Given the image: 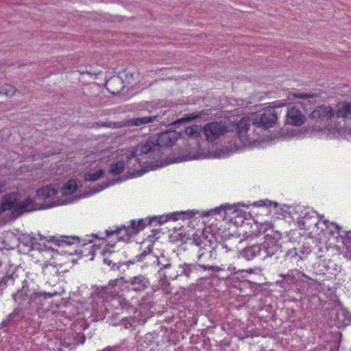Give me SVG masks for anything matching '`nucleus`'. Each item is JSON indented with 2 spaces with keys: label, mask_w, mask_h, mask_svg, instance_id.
<instances>
[{
  "label": "nucleus",
  "mask_w": 351,
  "mask_h": 351,
  "mask_svg": "<svg viewBox=\"0 0 351 351\" xmlns=\"http://www.w3.org/2000/svg\"><path fill=\"white\" fill-rule=\"evenodd\" d=\"M16 294L32 315L48 317L60 308V306L54 304L53 300V298L58 295L57 292L35 291L29 288V282L26 280H23L22 287L17 290Z\"/></svg>",
  "instance_id": "2"
},
{
  "label": "nucleus",
  "mask_w": 351,
  "mask_h": 351,
  "mask_svg": "<svg viewBox=\"0 0 351 351\" xmlns=\"http://www.w3.org/2000/svg\"><path fill=\"white\" fill-rule=\"evenodd\" d=\"M271 204H274V207H277L278 206V204L276 202H272L271 201H269V200H267V201H260L258 202H257V205L258 206H271Z\"/></svg>",
  "instance_id": "45"
},
{
  "label": "nucleus",
  "mask_w": 351,
  "mask_h": 351,
  "mask_svg": "<svg viewBox=\"0 0 351 351\" xmlns=\"http://www.w3.org/2000/svg\"><path fill=\"white\" fill-rule=\"evenodd\" d=\"M297 256H298V253H297L296 248H295V247L289 250L285 254L286 258H296Z\"/></svg>",
  "instance_id": "44"
},
{
  "label": "nucleus",
  "mask_w": 351,
  "mask_h": 351,
  "mask_svg": "<svg viewBox=\"0 0 351 351\" xmlns=\"http://www.w3.org/2000/svg\"><path fill=\"white\" fill-rule=\"evenodd\" d=\"M201 269L204 271H210L211 273L223 270L221 267H211L208 265H205L204 263L202 264L184 263L178 267V276H184L189 278H193L195 277Z\"/></svg>",
  "instance_id": "12"
},
{
  "label": "nucleus",
  "mask_w": 351,
  "mask_h": 351,
  "mask_svg": "<svg viewBox=\"0 0 351 351\" xmlns=\"http://www.w3.org/2000/svg\"><path fill=\"white\" fill-rule=\"evenodd\" d=\"M152 303H153L152 298V295L149 294L142 297L139 301V305L145 308H149Z\"/></svg>",
  "instance_id": "38"
},
{
  "label": "nucleus",
  "mask_w": 351,
  "mask_h": 351,
  "mask_svg": "<svg viewBox=\"0 0 351 351\" xmlns=\"http://www.w3.org/2000/svg\"><path fill=\"white\" fill-rule=\"evenodd\" d=\"M152 250L153 246L151 245H149L142 253L136 256V261L138 262L143 261L145 256H147L148 254L152 252Z\"/></svg>",
  "instance_id": "40"
},
{
  "label": "nucleus",
  "mask_w": 351,
  "mask_h": 351,
  "mask_svg": "<svg viewBox=\"0 0 351 351\" xmlns=\"http://www.w3.org/2000/svg\"><path fill=\"white\" fill-rule=\"evenodd\" d=\"M152 225V220L149 218L141 219L138 220H131L128 226H121L115 230H106L105 237H110L115 234L118 240L129 241L131 237L136 236L142 231L146 226Z\"/></svg>",
  "instance_id": "8"
},
{
  "label": "nucleus",
  "mask_w": 351,
  "mask_h": 351,
  "mask_svg": "<svg viewBox=\"0 0 351 351\" xmlns=\"http://www.w3.org/2000/svg\"><path fill=\"white\" fill-rule=\"evenodd\" d=\"M174 238L177 241H182L184 243H186L188 239H189V237L186 236V234L182 232L179 233H175Z\"/></svg>",
  "instance_id": "42"
},
{
  "label": "nucleus",
  "mask_w": 351,
  "mask_h": 351,
  "mask_svg": "<svg viewBox=\"0 0 351 351\" xmlns=\"http://www.w3.org/2000/svg\"><path fill=\"white\" fill-rule=\"evenodd\" d=\"M132 321L134 322L136 326L139 325H143L147 319V315L143 313L141 310H135L134 315L130 317Z\"/></svg>",
  "instance_id": "31"
},
{
  "label": "nucleus",
  "mask_w": 351,
  "mask_h": 351,
  "mask_svg": "<svg viewBox=\"0 0 351 351\" xmlns=\"http://www.w3.org/2000/svg\"><path fill=\"white\" fill-rule=\"evenodd\" d=\"M160 274L162 275L163 277L167 278H169V279H172V280L176 279L178 277V268L175 271L174 269L172 268V267H171V269H165L163 271V272Z\"/></svg>",
  "instance_id": "37"
},
{
  "label": "nucleus",
  "mask_w": 351,
  "mask_h": 351,
  "mask_svg": "<svg viewBox=\"0 0 351 351\" xmlns=\"http://www.w3.org/2000/svg\"><path fill=\"white\" fill-rule=\"evenodd\" d=\"M49 241H51L56 244H57L59 247H70L72 245L75 243H80V239L77 237H67V236H60V237H51L48 240Z\"/></svg>",
  "instance_id": "24"
},
{
  "label": "nucleus",
  "mask_w": 351,
  "mask_h": 351,
  "mask_svg": "<svg viewBox=\"0 0 351 351\" xmlns=\"http://www.w3.org/2000/svg\"><path fill=\"white\" fill-rule=\"evenodd\" d=\"M204 134L208 142L213 143L230 131L225 122L213 121L208 123L203 128Z\"/></svg>",
  "instance_id": "11"
},
{
  "label": "nucleus",
  "mask_w": 351,
  "mask_h": 351,
  "mask_svg": "<svg viewBox=\"0 0 351 351\" xmlns=\"http://www.w3.org/2000/svg\"><path fill=\"white\" fill-rule=\"evenodd\" d=\"M104 175L103 169H99L95 172H88L84 175L85 181H96Z\"/></svg>",
  "instance_id": "32"
},
{
  "label": "nucleus",
  "mask_w": 351,
  "mask_h": 351,
  "mask_svg": "<svg viewBox=\"0 0 351 351\" xmlns=\"http://www.w3.org/2000/svg\"><path fill=\"white\" fill-rule=\"evenodd\" d=\"M58 193V191L51 185H47L38 189L36 191L38 199L44 200V202L41 204L40 208H47L58 205L56 201L51 202Z\"/></svg>",
  "instance_id": "16"
},
{
  "label": "nucleus",
  "mask_w": 351,
  "mask_h": 351,
  "mask_svg": "<svg viewBox=\"0 0 351 351\" xmlns=\"http://www.w3.org/2000/svg\"><path fill=\"white\" fill-rule=\"evenodd\" d=\"M86 340V336L81 332H71L66 333V338H65V343H68L67 347L71 345L74 346L79 343H84Z\"/></svg>",
  "instance_id": "25"
},
{
  "label": "nucleus",
  "mask_w": 351,
  "mask_h": 351,
  "mask_svg": "<svg viewBox=\"0 0 351 351\" xmlns=\"http://www.w3.org/2000/svg\"><path fill=\"white\" fill-rule=\"evenodd\" d=\"M121 324L123 325L126 329L134 330L137 327L130 317L122 319L121 321Z\"/></svg>",
  "instance_id": "39"
},
{
  "label": "nucleus",
  "mask_w": 351,
  "mask_h": 351,
  "mask_svg": "<svg viewBox=\"0 0 351 351\" xmlns=\"http://www.w3.org/2000/svg\"><path fill=\"white\" fill-rule=\"evenodd\" d=\"M161 289L164 291L166 293H169L171 292L170 283L167 280V278L163 277L159 281Z\"/></svg>",
  "instance_id": "41"
},
{
  "label": "nucleus",
  "mask_w": 351,
  "mask_h": 351,
  "mask_svg": "<svg viewBox=\"0 0 351 351\" xmlns=\"http://www.w3.org/2000/svg\"><path fill=\"white\" fill-rule=\"evenodd\" d=\"M77 188L76 181L70 180L61 188L60 193L62 195H71L75 192Z\"/></svg>",
  "instance_id": "30"
},
{
  "label": "nucleus",
  "mask_w": 351,
  "mask_h": 351,
  "mask_svg": "<svg viewBox=\"0 0 351 351\" xmlns=\"http://www.w3.org/2000/svg\"><path fill=\"white\" fill-rule=\"evenodd\" d=\"M192 243L199 247V252L203 250L204 245H209L206 239L201 238L199 235H194L192 239Z\"/></svg>",
  "instance_id": "35"
},
{
  "label": "nucleus",
  "mask_w": 351,
  "mask_h": 351,
  "mask_svg": "<svg viewBox=\"0 0 351 351\" xmlns=\"http://www.w3.org/2000/svg\"><path fill=\"white\" fill-rule=\"evenodd\" d=\"M139 113L140 116L128 119L125 122V125L128 127L136 126L142 128L149 123L159 122L164 114L154 113L147 110H142Z\"/></svg>",
  "instance_id": "13"
},
{
  "label": "nucleus",
  "mask_w": 351,
  "mask_h": 351,
  "mask_svg": "<svg viewBox=\"0 0 351 351\" xmlns=\"http://www.w3.org/2000/svg\"><path fill=\"white\" fill-rule=\"evenodd\" d=\"M12 298L16 303L17 306L14 311L7 317V318L1 324V328L5 332L8 330V327L16 326L19 322L23 319H26L27 317L31 316L30 313H28V310H26V307L23 305L21 300L18 298L16 293L12 294Z\"/></svg>",
  "instance_id": "10"
},
{
  "label": "nucleus",
  "mask_w": 351,
  "mask_h": 351,
  "mask_svg": "<svg viewBox=\"0 0 351 351\" xmlns=\"http://www.w3.org/2000/svg\"><path fill=\"white\" fill-rule=\"evenodd\" d=\"M338 118L351 119V103L342 102L336 105V110L329 106L319 105L309 114V118L319 122L320 124L328 123L335 116Z\"/></svg>",
  "instance_id": "6"
},
{
  "label": "nucleus",
  "mask_w": 351,
  "mask_h": 351,
  "mask_svg": "<svg viewBox=\"0 0 351 351\" xmlns=\"http://www.w3.org/2000/svg\"><path fill=\"white\" fill-rule=\"evenodd\" d=\"M195 215V212L193 211H182V212H174L167 215H160L158 217H153L149 218L152 220V224L156 223V224L161 225L167 221H177L180 219H190Z\"/></svg>",
  "instance_id": "19"
},
{
  "label": "nucleus",
  "mask_w": 351,
  "mask_h": 351,
  "mask_svg": "<svg viewBox=\"0 0 351 351\" xmlns=\"http://www.w3.org/2000/svg\"><path fill=\"white\" fill-rule=\"evenodd\" d=\"M38 204L31 198L26 197L21 199L18 193H12L4 196L0 204V213L10 210L14 218L21 215L23 213L32 211L38 208Z\"/></svg>",
  "instance_id": "7"
},
{
  "label": "nucleus",
  "mask_w": 351,
  "mask_h": 351,
  "mask_svg": "<svg viewBox=\"0 0 351 351\" xmlns=\"http://www.w3.org/2000/svg\"><path fill=\"white\" fill-rule=\"evenodd\" d=\"M326 227H328V223L334 228L335 230H331L330 233L332 234H335V232L337 234V237H339L341 241L343 243V245L346 247L347 250L351 251V231L350 232H343V234H341V228L338 226L336 223L331 222L330 223L327 220L324 221Z\"/></svg>",
  "instance_id": "21"
},
{
  "label": "nucleus",
  "mask_w": 351,
  "mask_h": 351,
  "mask_svg": "<svg viewBox=\"0 0 351 351\" xmlns=\"http://www.w3.org/2000/svg\"><path fill=\"white\" fill-rule=\"evenodd\" d=\"M93 295L95 299L103 303L99 307L95 308L97 316L99 317V319H103L107 314L111 313V306L110 304L112 299L117 297V293L112 286L108 285L97 287Z\"/></svg>",
  "instance_id": "9"
},
{
  "label": "nucleus",
  "mask_w": 351,
  "mask_h": 351,
  "mask_svg": "<svg viewBox=\"0 0 351 351\" xmlns=\"http://www.w3.org/2000/svg\"><path fill=\"white\" fill-rule=\"evenodd\" d=\"M62 313H64V314H66V311H62ZM65 316H66V317H72V315H70V314H69V315H65Z\"/></svg>",
  "instance_id": "49"
},
{
  "label": "nucleus",
  "mask_w": 351,
  "mask_h": 351,
  "mask_svg": "<svg viewBox=\"0 0 351 351\" xmlns=\"http://www.w3.org/2000/svg\"><path fill=\"white\" fill-rule=\"evenodd\" d=\"M246 283H248V282H239V289L241 290V285H244V284H246Z\"/></svg>",
  "instance_id": "48"
},
{
  "label": "nucleus",
  "mask_w": 351,
  "mask_h": 351,
  "mask_svg": "<svg viewBox=\"0 0 351 351\" xmlns=\"http://www.w3.org/2000/svg\"><path fill=\"white\" fill-rule=\"evenodd\" d=\"M157 265L160 266L158 270L159 274H162L165 269H169L171 267V263H170L169 261L166 260L164 256L161 259L157 258Z\"/></svg>",
  "instance_id": "33"
},
{
  "label": "nucleus",
  "mask_w": 351,
  "mask_h": 351,
  "mask_svg": "<svg viewBox=\"0 0 351 351\" xmlns=\"http://www.w3.org/2000/svg\"><path fill=\"white\" fill-rule=\"evenodd\" d=\"M139 147L140 143L124 154L128 173L133 176H141L148 171L156 162V159L152 158L149 154L141 153L138 150Z\"/></svg>",
  "instance_id": "5"
},
{
  "label": "nucleus",
  "mask_w": 351,
  "mask_h": 351,
  "mask_svg": "<svg viewBox=\"0 0 351 351\" xmlns=\"http://www.w3.org/2000/svg\"><path fill=\"white\" fill-rule=\"evenodd\" d=\"M285 101H276L272 106L266 108L262 112L256 114L251 119L243 117L235 125L239 138L244 145L258 141L263 130L274 127L282 112L280 108L286 106Z\"/></svg>",
  "instance_id": "1"
},
{
  "label": "nucleus",
  "mask_w": 351,
  "mask_h": 351,
  "mask_svg": "<svg viewBox=\"0 0 351 351\" xmlns=\"http://www.w3.org/2000/svg\"><path fill=\"white\" fill-rule=\"evenodd\" d=\"M77 252V250H70V249H68V250H62V252H64L65 254H69V255H72L73 254H75L76 252Z\"/></svg>",
  "instance_id": "46"
},
{
  "label": "nucleus",
  "mask_w": 351,
  "mask_h": 351,
  "mask_svg": "<svg viewBox=\"0 0 351 351\" xmlns=\"http://www.w3.org/2000/svg\"><path fill=\"white\" fill-rule=\"evenodd\" d=\"M106 88L113 95L120 93L124 87V82L119 76L114 75L106 82Z\"/></svg>",
  "instance_id": "23"
},
{
  "label": "nucleus",
  "mask_w": 351,
  "mask_h": 351,
  "mask_svg": "<svg viewBox=\"0 0 351 351\" xmlns=\"http://www.w3.org/2000/svg\"><path fill=\"white\" fill-rule=\"evenodd\" d=\"M125 284H126V289L129 291H134L137 293H141L146 291L150 287L149 279L143 274L132 276L129 279H125L124 277L120 278Z\"/></svg>",
  "instance_id": "14"
},
{
  "label": "nucleus",
  "mask_w": 351,
  "mask_h": 351,
  "mask_svg": "<svg viewBox=\"0 0 351 351\" xmlns=\"http://www.w3.org/2000/svg\"><path fill=\"white\" fill-rule=\"evenodd\" d=\"M298 225L300 229L309 230L311 232L319 230V220L317 213L312 210L302 212L298 218Z\"/></svg>",
  "instance_id": "15"
},
{
  "label": "nucleus",
  "mask_w": 351,
  "mask_h": 351,
  "mask_svg": "<svg viewBox=\"0 0 351 351\" xmlns=\"http://www.w3.org/2000/svg\"><path fill=\"white\" fill-rule=\"evenodd\" d=\"M104 262L108 265V266L111 265H112V269L113 270H119L120 269V267L122 266L123 265V263H119V264H117V263H112V261L108 258H104Z\"/></svg>",
  "instance_id": "43"
},
{
  "label": "nucleus",
  "mask_w": 351,
  "mask_h": 351,
  "mask_svg": "<svg viewBox=\"0 0 351 351\" xmlns=\"http://www.w3.org/2000/svg\"><path fill=\"white\" fill-rule=\"evenodd\" d=\"M286 124L300 127L306 121V117L297 106L287 108L286 110Z\"/></svg>",
  "instance_id": "17"
},
{
  "label": "nucleus",
  "mask_w": 351,
  "mask_h": 351,
  "mask_svg": "<svg viewBox=\"0 0 351 351\" xmlns=\"http://www.w3.org/2000/svg\"><path fill=\"white\" fill-rule=\"evenodd\" d=\"M215 259H216V256H215L214 248L210 245H204L203 250L199 252L197 256V260L199 261L198 264L204 263L205 265H208L211 267H219L211 264Z\"/></svg>",
  "instance_id": "22"
},
{
  "label": "nucleus",
  "mask_w": 351,
  "mask_h": 351,
  "mask_svg": "<svg viewBox=\"0 0 351 351\" xmlns=\"http://www.w3.org/2000/svg\"><path fill=\"white\" fill-rule=\"evenodd\" d=\"M111 311L112 309H117L119 306L121 309H129L131 308V304L125 298L117 294V297L112 299L111 304Z\"/></svg>",
  "instance_id": "28"
},
{
  "label": "nucleus",
  "mask_w": 351,
  "mask_h": 351,
  "mask_svg": "<svg viewBox=\"0 0 351 351\" xmlns=\"http://www.w3.org/2000/svg\"><path fill=\"white\" fill-rule=\"evenodd\" d=\"M185 133L187 136H189L190 137H192V138L197 137L199 134L198 125H193L191 126L186 128Z\"/></svg>",
  "instance_id": "36"
},
{
  "label": "nucleus",
  "mask_w": 351,
  "mask_h": 351,
  "mask_svg": "<svg viewBox=\"0 0 351 351\" xmlns=\"http://www.w3.org/2000/svg\"><path fill=\"white\" fill-rule=\"evenodd\" d=\"M295 273H297L298 274H302V276L304 277L306 279H311L304 274L300 272L296 269H292L289 270L286 274H280V277L281 278V279L278 280L276 281V285H278L280 288L284 289L285 290H290L291 289V286L296 282Z\"/></svg>",
  "instance_id": "20"
},
{
  "label": "nucleus",
  "mask_w": 351,
  "mask_h": 351,
  "mask_svg": "<svg viewBox=\"0 0 351 351\" xmlns=\"http://www.w3.org/2000/svg\"><path fill=\"white\" fill-rule=\"evenodd\" d=\"M126 168V162L124 155H122L121 160L117 161L114 164L112 165L110 172L112 175H119Z\"/></svg>",
  "instance_id": "29"
},
{
  "label": "nucleus",
  "mask_w": 351,
  "mask_h": 351,
  "mask_svg": "<svg viewBox=\"0 0 351 351\" xmlns=\"http://www.w3.org/2000/svg\"><path fill=\"white\" fill-rule=\"evenodd\" d=\"M197 117H199V116H197V115H194L193 114H189V116H188V118H189L190 120H193V119H195V118H197Z\"/></svg>",
  "instance_id": "47"
},
{
  "label": "nucleus",
  "mask_w": 351,
  "mask_h": 351,
  "mask_svg": "<svg viewBox=\"0 0 351 351\" xmlns=\"http://www.w3.org/2000/svg\"><path fill=\"white\" fill-rule=\"evenodd\" d=\"M240 206V204H223L219 207L215 208L214 210H211L210 211L212 214L220 213L221 210H223L224 213V218L226 217L227 215L230 214H236V215H239V210L238 207Z\"/></svg>",
  "instance_id": "26"
},
{
  "label": "nucleus",
  "mask_w": 351,
  "mask_h": 351,
  "mask_svg": "<svg viewBox=\"0 0 351 351\" xmlns=\"http://www.w3.org/2000/svg\"><path fill=\"white\" fill-rule=\"evenodd\" d=\"M180 136V134L176 130H167L160 133L157 138H150L141 143L138 150L143 154H149L158 162L165 155V147H171Z\"/></svg>",
  "instance_id": "4"
},
{
  "label": "nucleus",
  "mask_w": 351,
  "mask_h": 351,
  "mask_svg": "<svg viewBox=\"0 0 351 351\" xmlns=\"http://www.w3.org/2000/svg\"><path fill=\"white\" fill-rule=\"evenodd\" d=\"M265 234L263 243L250 245L240 252L241 256L247 261L264 260L274 255L282 247V234L274 230H267L261 226L259 233Z\"/></svg>",
  "instance_id": "3"
},
{
  "label": "nucleus",
  "mask_w": 351,
  "mask_h": 351,
  "mask_svg": "<svg viewBox=\"0 0 351 351\" xmlns=\"http://www.w3.org/2000/svg\"><path fill=\"white\" fill-rule=\"evenodd\" d=\"M15 93V88L14 86L5 84L0 86V95H5L8 97L12 96Z\"/></svg>",
  "instance_id": "34"
},
{
  "label": "nucleus",
  "mask_w": 351,
  "mask_h": 351,
  "mask_svg": "<svg viewBox=\"0 0 351 351\" xmlns=\"http://www.w3.org/2000/svg\"><path fill=\"white\" fill-rule=\"evenodd\" d=\"M317 97V94H311L306 93H300L298 91H289L287 95V97L288 100L292 101L296 99H302V101L298 102V104L303 108L305 112H307L309 110L312 109V106H313V103L310 100V99L315 98Z\"/></svg>",
  "instance_id": "18"
},
{
  "label": "nucleus",
  "mask_w": 351,
  "mask_h": 351,
  "mask_svg": "<svg viewBox=\"0 0 351 351\" xmlns=\"http://www.w3.org/2000/svg\"><path fill=\"white\" fill-rule=\"evenodd\" d=\"M0 281L1 282V286L3 287V288L14 285H20L21 284L22 285L23 282L18 278L17 275L15 277L14 274L7 275L3 272L0 273Z\"/></svg>",
  "instance_id": "27"
}]
</instances>
